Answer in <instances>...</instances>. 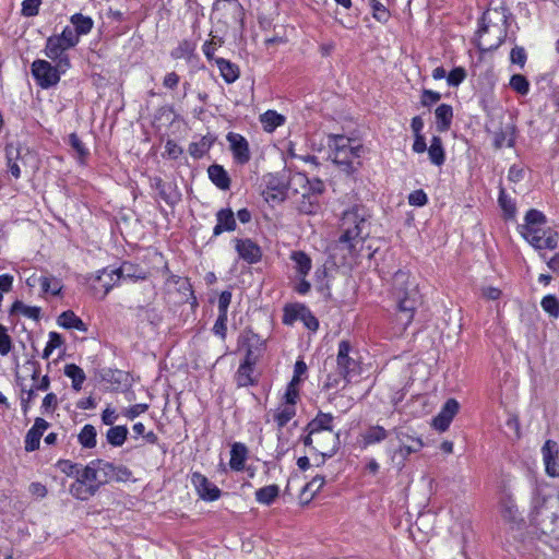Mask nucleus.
I'll list each match as a JSON object with an SVG mask.
<instances>
[{"instance_id": "c85d7f7f", "label": "nucleus", "mask_w": 559, "mask_h": 559, "mask_svg": "<svg viewBox=\"0 0 559 559\" xmlns=\"http://www.w3.org/2000/svg\"><path fill=\"white\" fill-rule=\"evenodd\" d=\"M293 182H297L300 186H305L306 183L309 186L308 190L305 192L308 195L316 197L319 199L320 194L323 193L325 186L324 182L320 179L309 180L304 174H295L292 179Z\"/></svg>"}, {"instance_id": "20e7f679", "label": "nucleus", "mask_w": 559, "mask_h": 559, "mask_svg": "<svg viewBox=\"0 0 559 559\" xmlns=\"http://www.w3.org/2000/svg\"><path fill=\"white\" fill-rule=\"evenodd\" d=\"M531 522L551 539L559 540V493H546L537 489L532 499Z\"/></svg>"}, {"instance_id": "ea45409f", "label": "nucleus", "mask_w": 559, "mask_h": 559, "mask_svg": "<svg viewBox=\"0 0 559 559\" xmlns=\"http://www.w3.org/2000/svg\"><path fill=\"white\" fill-rule=\"evenodd\" d=\"M498 203L503 211L506 219H513L516 214V206L514 200L509 197L504 188L500 187Z\"/></svg>"}, {"instance_id": "603ef678", "label": "nucleus", "mask_w": 559, "mask_h": 559, "mask_svg": "<svg viewBox=\"0 0 559 559\" xmlns=\"http://www.w3.org/2000/svg\"><path fill=\"white\" fill-rule=\"evenodd\" d=\"M16 381L22 391V396H21L22 409L24 413H26L28 409L29 403L36 396V393H35L36 389L34 386V384L29 389H27L26 385L23 383V380L19 376L16 377Z\"/></svg>"}, {"instance_id": "f704fd0d", "label": "nucleus", "mask_w": 559, "mask_h": 559, "mask_svg": "<svg viewBox=\"0 0 559 559\" xmlns=\"http://www.w3.org/2000/svg\"><path fill=\"white\" fill-rule=\"evenodd\" d=\"M70 23L80 37L90 34L94 27L93 19L82 13L72 14L70 16Z\"/></svg>"}, {"instance_id": "2eb2a0df", "label": "nucleus", "mask_w": 559, "mask_h": 559, "mask_svg": "<svg viewBox=\"0 0 559 559\" xmlns=\"http://www.w3.org/2000/svg\"><path fill=\"white\" fill-rule=\"evenodd\" d=\"M226 139L229 143L230 151L233 153V157L237 164L245 165L250 158V148L249 143L245 136L239 133L229 132L226 135Z\"/></svg>"}, {"instance_id": "8fccbe9b", "label": "nucleus", "mask_w": 559, "mask_h": 559, "mask_svg": "<svg viewBox=\"0 0 559 559\" xmlns=\"http://www.w3.org/2000/svg\"><path fill=\"white\" fill-rule=\"evenodd\" d=\"M320 209V201L316 197L301 194V200L298 203V211L302 214L311 215L316 214Z\"/></svg>"}, {"instance_id": "b1692460", "label": "nucleus", "mask_w": 559, "mask_h": 559, "mask_svg": "<svg viewBox=\"0 0 559 559\" xmlns=\"http://www.w3.org/2000/svg\"><path fill=\"white\" fill-rule=\"evenodd\" d=\"M237 228L235 214L230 209H221L216 213V225L213 228V236L217 237L225 231H234Z\"/></svg>"}, {"instance_id": "e2e57ef3", "label": "nucleus", "mask_w": 559, "mask_h": 559, "mask_svg": "<svg viewBox=\"0 0 559 559\" xmlns=\"http://www.w3.org/2000/svg\"><path fill=\"white\" fill-rule=\"evenodd\" d=\"M525 224L523 226L533 227L534 225H543L546 223V216L538 210L531 209L526 212L524 217Z\"/></svg>"}, {"instance_id": "bb28decb", "label": "nucleus", "mask_w": 559, "mask_h": 559, "mask_svg": "<svg viewBox=\"0 0 559 559\" xmlns=\"http://www.w3.org/2000/svg\"><path fill=\"white\" fill-rule=\"evenodd\" d=\"M210 180L221 190L230 188V177L222 165L213 164L207 168Z\"/></svg>"}, {"instance_id": "39448f33", "label": "nucleus", "mask_w": 559, "mask_h": 559, "mask_svg": "<svg viewBox=\"0 0 559 559\" xmlns=\"http://www.w3.org/2000/svg\"><path fill=\"white\" fill-rule=\"evenodd\" d=\"M507 9H489L481 17L477 46L481 51H492L501 46L508 32Z\"/></svg>"}, {"instance_id": "338daca9", "label": "nucleus", "mask_w": 559, "mask_h": 559, "mask_svg": "<svg viewBox=\"0 0 559 559\" xmlns=\"http://www.w3.org/2000/svg\"><path fill=\"white\" fill-rule=\"evenodd\" d=\"M213 333L222 340L227 335V313H218L217 319L213 326Z\"/></svg>"}, {"instance_id": "72a5a7b5", "label": "nucleus", "mask_w": 559, "mask_h": 559, "mask_svg": "<svg viewBox=\"0 0 559 559\" xmlns=\"http://www.w3.org/2000/svg\"><path fill=\"white\" fill-rule=\"evenodd\" d=\"M290 260L294 262V267L299 277H306L309 274L312 267V262L307 253L304 251H293Z\"/></svg>"}, {"instance_id": "5701e85b", "label": "nucleus", "mask_w": 559, "mask_h": 559, "mask_svg": "<svg viewBox=\"0 0 559 559\" xmlns=\"http://www.w3.org/2000/svg\"><path fill=\"white\" fill-rule=\"evenodd\" d=\"M49 427L48 421L44 418L37 417L34 421L33 427L27 431L25 436V450L33 452L39 448L40 438L45 430Z\"/></svg>"}, {"instance_id": "0eeeda50", "label": "nucleus", "mask_w": 559, "mask_h": 559, "mask_svg": "<svg viewBox=\"0 0 559 559\" xmlns=\"http://www.w3.org/2000/svg\"><path fill=\"white\" fill-rule=\"evenodd\" d=\"M328 146L331 151L330 157L335 164L342 166L346 173L354 171V160L360 157L361 145L345 135L331 134Z\"/></svg>"}, {"instance_id": "3c124183", "label": "nucleus", "mask_w": 559, "mask_h": 559, "mask_svg": "<svg viewBox=\"0 0 559 559\" xmlns=\"http://www.w3.org/2000/svg\"><path fill=\"white\" fill-rule=\"evenodd\" d=\"M523 238L536 250H542L543 237L538 235V230L530 226H520Z\"/></svg>"}, {"instance_id": "1a4fd4ad", "label": "nucleus", "mask_w": 559, "mask_h": 559, "mask_svg": "<svg viewBox=\"0 0 559 559\" xmlns=\"http://www.w3.org/2000/svg\"><path fill=\"white\" fill-rule=\"evenodd\" d=\"M352 346L348 341H341L337 352V370L343 379L348 383L359 374L360 365L357 358L350 356Z\"/></svg>"}, {"instance_id": "a211bd4d", "label": "nucleus", "mask_w": 559, "mask_h": 559, "mask_svg": "<svg viewBox=\"0 0 559 559\" xmlns=\"http://www.w3.org/2000/svg\"><path fill=\"white\" fill-rule=\"evenodd\" d=\"M235 249L240 259L249 264L258 263L262 258L261 248L251 239H235Z\"/></svg>"}, {"instance_id": "f8f14e48", "label": "nucleus", "mask_w": 559, "mask_h": 559, "mask_svg": "<svg viewBox=\"0 0 559 559\" xmlns=\"http://www.w3.org/2000/svg\"><path fill=\"white\" fill-rule=\"evenodd\" d=\"M238 343L239 346L245 350L243 359L258 362L265 347V343L260 337V335L250 330L245 331L240 335Z\"/></svg>"}, {"instance_id": "f03ea898", "label": "nucleus", "mask_w": 559, "mask_h": 559, "mask_svg": "<svg viewBox=\"0 0 559 559\" xmlns=\"http://www.w3.org/2000/svg\"><path fill=\"white\" fill-rule=\"evenodd\" d=\"M391 297L396 307L399 329L403 332L413 322L415 312L421 305L418 284L408 271L399 270L393 274Z\"/></svg>"}, {"instance_id": "423d86ee", "label": "nucleus", "mask_w": 559, "mask_h": 559, "mask_svg": "<svg viewBox=\"0 0 559 559\" xmlns=\"http://www.w3.org/2000/svg\"><path fill=\"white\" fill-rule=\"evenodd\" d=\"M132 471L122 464H114L112 462L96 459L85 466V478L94 480L98 485V489L112 481L126 483L132 479Z\"/></svg>"}, {"instance_id": "c756f323", "label": "nucleus", "mask_w": 559, "mask_h": 559, "mask_svg": "<svg viewBox=\"0 0 559 559\" xmlns=\"http://www.w3.org/2000/svg\"><path fill=\"white\" fill-rule=\"evenodd\" d=\"M24 368L31 371L32 380L34 381V386L37 391H47L50 385V380L48 376H44L39 379L40 365L34 360L28 359L24 365Z\"/></svg>"}, {"instance_id": "4468645a", "label": "nucleus", "mask_w": 559, "mask_h": 559, "mask_svg": "<svg viewBox=\"0 0 559 559\" xmlns=\"http://www.w3.org/2000/svg\"><path fill=\"white\" fill-rule=\"evenodd\" d=\"M191 484L194 486L199 497L204 501H216L222 495L221 489L200 472L191 474Z\"/></svg>"}, {"instance_id": "de8ad7c7", "label": "nucleus", "mask_w": 559, "mask_h": 559, "mask_svg": "<svg viewBox=\"0 0 559 559\" xmlns=\"http://www.w3.org/2000/svg\"><path fill=\"white\" fill-rule=\"evenodd\" d=\"M296 415V407L294 405L284 404L278 407L274 414V421L278 428L285 427Z\"/></svg>"}, {"instance_id": "cd10ccee", "label": "nucleus", "mask_w": 559, "mask_h": 559, "mask_svg": "<svg viewBox=\"0 0 559 559\" xmlns=\"http://www.w3.org/2000/svg\"><path fill=\"white\" fill-rule=\"evenodd\" d=\"M389 432L379 425L368 427L361 435L362 448H368L372 444L380 443L388 438Z\"/></svg>"}, {"instance_id": "79ce46f5", "label": "nucleus", "mask_w": 559, "mask_h": 559, "mask_svg": "<svg viewBox=\"0 0 559 559\" xmlns=\"http://www.w3.org/2000/svg\"><path fill=\"white\" fill-rule=\"evenodd\" d=\"M97 431L93 425L86 424L81 429L78 441L84 449H93L96 447Z\"/></svg>"}, {"instance_id": "09e8293b", "label": "nucleus", "mask_w": 559, "mask_h": 559, "mask_svg": "<svg viewBox=\"0 0 559 559\" xmlns=\"http://www.w3.org/2000/svg\"><path fill=\"white\" fill-rule=\"evenodd\" d=\"M10 313L11 314L21 313L22 316H24L26 318L37 321V320H39V317H40V308L34 307V306H27V305L23 304L22 301L16 300L13 302Z\"/></svg>"}, {"instance_id": "7c9ffc66", "label": "nucleus", "mask_w": 559, "mask_h": 559, "mask_svg": "<svg viewBox=\"0 0 559 559\" xmlns=\"http://www.w3.org/2000/svg\"><path fill=\"white\" fill-rule=\"evenodd\" d=\"M248 449L245 444L236 442L230 450L229 466L231 469L240 472L245 468Z\"/></svg>"}, {"instance_id": "6e6552de", "label": "nucleus", "mask_w": 559, "mask_h": 559, "mask_svg": "<svg viewBox=\"0 0 559 559\" xmlns=\"http://www.w3.org/2000/svg\"><path fill=\"white\" fill-rule=\"evenodd\" d=\"M32 75L38 86L44 90L57 85L60 81L61 68L52 66L47 60L37 59L31 66Z\"/></svg>"}, {"instance_id": "6e6d98bb", "label": "nucleus", "mask_w": 559, "mask_h": 559, "mask_svg": "<svg viewBox=\"0 0 559 559\" xmlns=\"http://www.w3.org/2000/svg\"><path fill=\"white\" fill-rule=\"evenodd\" d=\"M39 284L44 293H51L52 295H59L62 288L60 282L50 276L39 277Z\"/></svg>"}, {"instance_id": "473e14b6", "label": "nucleus", "mask_w": 559, "mask_h": 559, "mask_svg": "<svg viewBox=\"0 0 559 559\" xmlns=\"http://www.w3.org/2000/svg\"><path fill=\"white\" fill-rule=\"evenodd\" d=\"M215 63L227 84L234 83L239 78V68L237 64L224 58H216Z\"/></svg>"}, {"instance_id": "4be33fe9", "label": "nucleus", "mask_w": 559, "mask_h": 559, "mask_svg": "<svg viewBox=\"0 0 559 559\" xmlns=\"http://www.w3.org/2000/svg\"><path fill=\"white\" fill-rule=\"evenodd\" d=\"M119 280L116 277L114 270L104 269L94 278L92 288L95 295L100 294L99 298H105Z\"/></svg>"}, {"instance_id": "4d7b16f0", "label": "nucleus", "mask_w": 559, "mask_h": 559, "mask_svg": "<svg viewBox=\"0 0 559 559\" xmlns=\"http://www.w3.org/2000/svg\"><path fill=\"white\" fill-rule=\"evenodd\" d=\"M540 306L545 312L554 318L559 317V301L554 295H547L542 299Z\"/></svg>"}, {"instance_id": "6ab92c4d", "label": "nucleus", "mask_w": 559, "mask_h": 559, "mask_svg": "<svg viewBox=\"0 0 559 559\" xmlns=\"http://www.w3.org/2000/svg\"><path fill=\"white\" fill-rule=\"evenodd\" d=\"M255 361L242 359L234 377L238 388L258 384L259 376L255 373Z\"/></svg>"}, {"instance_id": "ddd939ff", "label": "nucleus", "mask_w": 559, "mask_h": 559, "mask_svg": "<svg viewBox=\"0 0 559 559\" xmlns=\"http://www.w3.org/2000/svg\"><path fill=\"white\" fill-rule=\"evenodd\" d=\"M393 432L399 441V448L394 450L393 460L400 457L399 464L404 465V461L412 453H416L423 449L424 442L420 438H412V443H405V438L411 439V435L399 428H395Z\"/></svg>"}, {"instance_id": "aec40b11", "label": "nucleus", "mask_w": 559, "mask_h": 559, "mask_svg": "<svg viewBox=\"0 0 559 559\" xmlns=\"http://www.w3.org/2000/svg\"><path fill=\"white\" fill-rule=\"evenodd\" d=\"M459 402L454 399H449L439 414L433 418L432 426L439 431H445L459 412Z\"/></svg>"}, {"instance_id": "774afa93", "label": "nucleus", "mask_w": 559, "mask_h": 559, "mask_svg": "<svg viewBox=\"0 0 559 559\" xmlns=\"http://www.w3.org/2000/svg\"><path fill=\"white\" fill-rule=\"evenodd\" d=\"M466 78V72L463 68H454L447 75V81L450 86L460 85Z\"/></svg>"}, {"instance_id": "a19ab883", "label": "nucleus", "mask_w": 559, "mask_h": 559, "mask_svg": "<svg viewBox=\"0 0 559 559\" xmlns=\"http://www.w3.org/2000/svg\"><path fill=\"white\" fill-rule=\"evenodd\" d=\"M127 426H114L106 432L107 442L112 447H121L128 437Z\"/></svg>"}, {"instance_id": "9d476101", "label": "nucleus", "mask_w": 559, "mask_h": 559, "mask_svg": "<svg viewBox=\"0 0 559 559\" xmlns=\"http://www.w3.org/2000/svg\"><path fill=\"white\" fill-rule=\"evenodd\" d=\"M68 49L70 48L57 35H52L46 40L44 53L61 68V72H66L71 68V62L67 55Z\"/></svg>"}, {"instance_id": "c03bdc74", "label": "nucleus", "mask_w": 559, "mask_h": 559, "mask_svg": "<svg viewBox=\"0 0 559 559\" xmlns=\"http://www.w3.org/2000/svg\"><path fill=\"white\" fill-rule=\"evenodd\" d=\"M493 144L497 148L511 147L514 144V129L508 126L495 133Z\"/></svg>"}, {"instance_id": "680f3d73", "label": "nucleus", "mask_w": 559, "mask_h": 559, "mask_svg": "<svg viewBox=\"0 0 559 559\" xmlns=\"http://www.w3.org/2000/svg\"><path fill=\"white\" fill-rule=\"evenodd\" d=\"M62 337L57 332L49 333V340L44 348L43 358L48 359L52 352L62 345Z\"/></svg>"}, {"instance_id": "13d9d810", "label": "nucleus", "mask_w": 559, "mask_h": 559, "mask_svg": "<svg viewBox=\"0 0 559 559\" xmlns=\"http://www.w3.org/2000/svg\"><path fill=\"white\" fill-rule=\"evenodd\" d=\"M194 51V44L185 39L179 43V45L171 50V57L174 59H182L186 57H190Z\"/></svg>"}, {"instance_id": "412c9836", "label": "nucleus", "mask_w": 559, "mask_h": 559, "mask_svg": "<svg viewBox=\"0 0 559 559\" xmlns=\"http://www.w3.org/2000/svg\"><path fill=\"white\" fill-rule=\"evenodd\" d=\"M543 460L547 475L559 476L558 445L552 440H547L542 448Z\"/></svg>"}, {"instance_id": "052dcab7", "label": "nucleus", "mask_w": 559, "mask_h": 559, "mask_svg": "<svg viewBox=\"0 0 559 559\" xmlns=\"http://www.w3.org/2000/svg\"><path fill=\"white\" fill-rule=\"evenodd\" d=\"M69 48L75 47L80 43V36L71 26H66L60 35H57Z\"/></svg>"}, {"instance_id": "f3484780", "label": "nucleus", "mask_w": 559, "mask_h": 559, "mask_svg": "<svg viewBox=\"0 0 559 559\" xmlns=\"http://www.w3.org/2000/svg\"><path fill=\"white\" fill-rule=\"evenodd\" d=\"M287 183L277 175L269 174L266 176V189L263 197L266 202H282L286 198Z\"/></svg>"}, {"instance_id": "58836bf2", "label": "nucleus", "mask_w": 559, "mask_h": 559, "mask_svg": "<svg viewBox=\"0 0 559 559\" xmlns=\"http://www.w3.org/2000/svg\"><path fill=\"white\" fill-rule=\"evenodd\" d=\"M5 158L8 170L14 179H19L21 177V168L17 163L20 158V151L14 147L12 144L5 146Z\"/></svg>"}, {"instance_id": "864d4df0", "label": "nucleus", "mask_w": 559, "mask_h": 559, "mask_svg": "<svg viewBox=\"0 0 559 559\" xmlns=\"http://www.w3.org/2000/svg\"><path fill=\"white\" fill-rule=\"evenodd\" d=\"M509 84L510 87L520 95H527L530 92V82L522 74H513Z\"/></svg>"}, {"instance_id": "4c0bfd02", "label": "nucleus", "mask_w": 559, "mask_h": 559, "mask_svg": "<svg viewBox=\"0 0 559 559\" xmlns=\"http://www.w3.org/2000/svg\"><path fill=\"white\" fill-rule=\"evenodd\" d=\"M214 139L212 136L204 135L199 141L191 142L188 152L193 158L200 159L210 151Z\"/></svg>"}, {"instance_id": "5fc2aeb1", "label": "nucleus", "mask_w": 559, "mask_h": 559, "mask_svg": "<svg viewBox=\"0 0 559 559\" xmlns=\"http://www.w3.org/2000/svg\"><path fill=\"white\" fill-rule=\"evenodd\" d=\"M214 10H225L233 13L234 17L237 19L241 15L242 7L238 0H221L214 4Z\"/></svg>"}, {"instance_id": "69168bd1", "label": "nucleus", "mask_w": 559, "mask_h": 559, "mask_svg": "<svg viewBox=\"0 0 559 559\" xmlns=\"http://www.w3.org/2000/svg\"><path fill=\"white\" fill-rule=\"evenodd\" d=\"M57 466L67 476H76V478H78L79 475L81 474L79 464L73 463L70 460H59L57 463Z\"/></svg>"}, {"instance_id": "a18cd8bd", "label": "nucleus", "mask_w": 559, "mask_h": 559, "mask_svg": "<svg viewBox=\"0 0 559 559\" xmlns=\"http://www.w3.org/2000/svg\"><path fill=\"white\" fill-rule=\"evenodd\" d=\"M260 120L266 132H273L285 122V118L274 110H267L261 115Z\"/></svg>"}, {"instance_id": "dca6fc26", "label": "nucleus", "mask_w": 559, "mask_h": 559, "mask_svg": "<svg viewBox=\"0 0 559 559\" xmlns=\"http://www.w3.org/2000/svg\"><path fill=\"white\" fill-rule=\"evenodd\" d=\"M98 490V485H96L94 480L85 478V466L81 469V474L79 475L76 480L73 484H71L69 488L70 493L75 499L82 501L95 496Z\"/></svg>"}, {"instance_id": "7ed1b4c3", "label": "nucleus", "mask_w": 559, "mask_h": 559, "mask_svg": "<svg viewBox=\"0 0 559 559\" xmlns=\"http://www.w3.org/2000/svg\"><path fill=\"white\" fill-rule=\"evenodd\" d=\"M333 419L331 414L319 412L305 429L307 433L302 442L320 454L316 463L318 466L324 463L325 457H332L341 444L340 435L332 428Z\"/></svg>"}, {"instance_id": "393cba45", "label": "nucleus", "mask_w": 559, "mask_h": 559, "mask_svg": "<svg viewBox=\"0 0 559 559\" xmlns=\"http://www.w3.org/2000/svg\"><path fill=\"white\" fill-rule=\"evenodd\" d=\"M114 273H116L117 280L128 278L131 281L145 280L148 275L147 271L132 262H123L120 267L114 270Z\"/></svg>"}, {"instance_id": "a878e982", "label": "nucleus", "mask_w": 559, "mask_h": 559, "mask_svg": "<svg viewBox=\"0 0 559 559\" xmlns=\"http://www.w3.org/2000/svg\"><path fill=\"white\" fill-rule=\"evenodd\" d=\"M500 513L508 522H516L520 519L518 506L512 495L508 491H503L500 498Z\"/></svg>"}, {"instance_id": "bf43d9fd", "label": "nucleus", "mask_w": 559, "mask_h": 559, "mask_svg": "<svg viewBox=\"0 0 559 559\" xmlns=\"http://www.w3.org/2000/svg\"><path fill=\"white\" fill-rule=\"evenodd\" d=\"M69 144L76 152L81 162H83L88 156V150L85 147L84 143L81 141L76 133H71L69 135Z\"/></svg>"}, {"instance_id": "e433bc0d", "label": "nucleus", "mask_w": 559, "mask_h": 559, "mask_svg": "<svg viewBox=\"0 0 559 559\" xmlns=\"http://www.w3.org/2000/svg\"><path fill=\"white\" fill-rule=\"evenodd\" d=\"M427 150L429 159L433 165H443L445 160V153L440 136L433 135L430 141V146Z\"/></svg>"}, {"instance_id": "0e129e2a", "label": "nucleus", "mask_w": 559, "mask_h": 559, "mask_svg": "<svg viewBox=\"0 0 559 559\" xmlns=\"http://www.w3.org/2000/svg\"><path fill=\"white\" fill-rule=\"evenodd\" d=\"M369 2L372 7L373 17L381 23H385L390 17V12L380 2V0H369Z\"/></svg>"}, {"instance_id": "2f4dec72", "label": "nucleus", "mask_w": 559, "mask_h": 559, "mask_svg": "<svg viewBox=\"0 0 559 559\" xmlns=\"http://www.w3.org/2000/svg\"><path fill=\"white\" fill-rule=\"evenodd\" d=\"M435 115L437 129L441 132L449 130L453 118L452 106L448 104H441L436 108Z\"/></svg>"}, {"instance_id": "f257e3e1", "label": "nucleus", "mask_w": 559, "mask_h": 559, "mask_svg": "<svg viewBox=\"0 0 559 559\" xmlns=\"http://www.w3.org/2000/svg\"><path fill=\"white\" fill-rule=\"evenodd\" d=\"M370 212L361 204H356L343 212L336 247L344 252V258L356 259L360 255L366 239L370 235Z\"/></svg>"}, {"instance_id": "9b49d317", "label": "nucleus", "mask_w": 559, "mask_h": 559, "mask_svg": "<svg viewBox=\"0 0 559 559\" xmlns=\"http://www.w3.org/2000/svg\"><path fill=\"white\" fill-rule=\"evenodd\" d=\"M298 320L302 321L306 328L311 331H316L319 328L318 319L308 307L299 304L286 306L284 308L283 323L292 325Z\"/></svg>"}, {"instance_id": "49530a36", "label": "nucleus", "mask_w": 559, "mask_h": 559, "mask_svg": "<svg viewBox=\"0 0 559 559\" xmlns=\"http://www.w3.org/2000/svg\"><path fill=\"white\" fill-rule=\"evenodd\" d=\"M64 374L72 380V388L75 391L82 389V384L85 381V373L82 368L74 364H68L64 366Z\"/></svg>"}, {"instance_id": "c9c22d12", "label": "nucleus", "mask_w": 559, "mask_h": 559, "mask_svg": "<svg viewBox=\"0 0 559 559\" xmlns=\"http://www.w3.org/2000/svg\"><path fill=\"white\" fill-rule=\"evenodd\" d=\"M57 321L64 329H75L81 332L87 331L86 324L71 310L63 311Z\"/></svg>"}, {"instance_id": "37998d69", "label": "nucleus", "mask_w": 559, "mask_h": 559, "mask_svg": "<svg viewBox=\"0 0 559 559\" xmlns=\"http://www.w3.org/2000/svg\"><path fill=\"white\" fill-rule=\"evenodd\" d=\"M280 495L277 485L264 486L255 491V500L265 506H270Z\"/></svg>"}]
</instances>
